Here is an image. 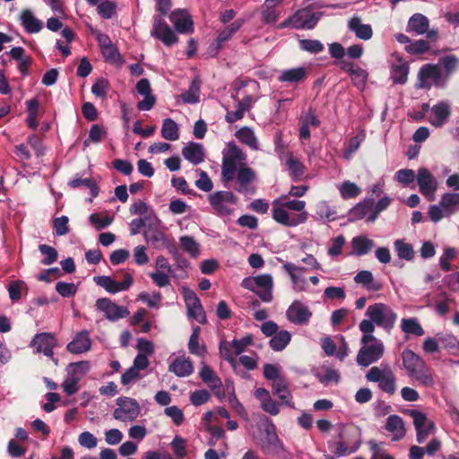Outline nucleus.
<instances>
[{"label":"nucleus","mask_w":459,"mask_h":459,"mask_svg":"<svg viewBox=\"0 0 459 459\" xmlns=\"http://www.w3.org/2000/svg\"><path fill=\"white\" fill-rule=\"evenodd\" d=\"M354 281L370 291H377L382 289V284L375 281L373 273L368 270L359 272L354 277Z\"/></svg>","instance_id":"nucleus-43"},{"label":"nucleus","mask_w":459,"mask_h":459,"mask_svg":"<svg viewBox=\"0 0 459 459\" xmlns=\"http://www.w3.org/2000/svg\"><path fill=\"white\" fill-rule=\"evenodd\" d=\"M105 135L106 132L102 126L97 124L92 125L89 132V137L83 142V147H88L91 143H98L101 142Z\"/></svg>","instance_id":"nucleus-60"},{"label":"nucleus","mask_w":459,"mask_h":459,"mask_svg":"<svg viewBox=\"0 0 459 459\" xmlns=\"http://www.w3.org/2000/svg\"><path fill=\"white\" fill-rule=\"evenodd\" d=\"M30 346L34 348L35 353H43L56 362L54 359V349L57 346V340L54 333L44 332L35 334Z\"/></svg>","instance_id":"nucleus-19"},{"label":"nucleus","mask_w":459,"mask_h":459,"mask_svg":"<svg viewBox=\"0 0 459 459\" xmlns=\"http://www.w3.org/2000/svg\"><path fill=\"white\" fill-rule=\"evenodd\" d=\"M96 308L104 313L107 319L117 321L126 317L130 312L126 307H121L107 298H101L96 301Z\"/></svg>","instance_id":"nucleus-20"},{"label":"nucleus","mask_w":459,"mask_h":459,"mask_svg":"<svg viewBox=\"0 0 459 459\" xmlns=\"http://www.w3.org/2000/svg\"><path fill=\"white\" fill-rule=\"evenodd\" d=\"M409 70V64L401 57L397 58V61L392 65L390 71L394 83L405 84L408 80Z\"/></svg>","instance_id":"nucleus-35"},{"label":"nucleus","mask_w":459,"mask_h":459,"mask_svg":"<svg viewBox=\"0 0 459 459\" xmlns=\"http://www.w3.org/2000/svg\"><path fill=\"white\" fill-rule=\"evenodd\" d=\"M400 327L405 334L422 336L425 333L424 329L416 317L402 318Z\"/></svg>","instance_id":"nucleus-48"},{"label":"nucleus","mask_w":459,"mask_h":459,"mask_svg":"<svg viewBox=\"0 0 459 459\" xmlns=\"http://www.w3.org/2000/svg\"><path fill=\"white\" fill-rule=\"evenodd\" d=\"M222 154L221 178L227 184L235 178L239 168L244 167L247 155L236 143H230Z\"/></svg>","instance_id":"nucleus-4"},{"label":"nucleus","mask_w":459,"mask_h":459,"mask_svg":"<svg viewBox=\"0 0 459 459\" xmlns=\"http://www.w3.org/2000/svg\"><path fill=\"white\" fill-rule=\"evenodd\" d=\"M116 405L113 418L122 422H133L141 413L139 403L131 397L120 396L117 398Z\"/></svg>","instance_id":"nucleus-11"},{"label":"nucleus","mask_w":459,"mask_h":459,"mask_svg":"<svg viewBox=\"0 0 459 459\" xmlns=\"http://www.w3.org/2000/svg\"><path fill=\"white\" fill-rule=\"evenodd\" d=\"M287 319L298 325H306L312 317V312L309 307L299 300H295L286 311Z\"/></svg>","instance_id":"nucleus-22"},{"label":"nucleus","mask_w":459,"mask_h":459,"mask_svg":"<svg viewBox=\"0 0 459 459\" xmlns=\"http://www.w3.org/2000/svg\"><path fill=\"white\" fill-rule=\"evenodd\" d=\"M169 20L175 30L181 34L194 32V22L191 14L186 9H176L169 14Z\"/></svg>","instance_id":"nucleus-23"},{"label":"nucleus","mask_w":459,"mask_h":459,"mask_svg":"<svg viewBox=\"0 0 459 459\" xmlns=\"http://www.w3.org/2000/svg\"><path fill=\"white\" fill-rule=\"evenodd\" d=\"M169 371L178 377H186L193 374L194 365L185 355H180L169 363Z\"/></svg>","instance_id":"nucleus-27"},{"label":"nucleus","mask_w":459,"mask_h":459,"mask_svg":"<svg viewBox=\"0 0 459 459\" xmlns=\"http://www.w3.org/2000/svg\"><path fill=\"white\" fill-rule=\"evenodd\" d=\"M394 247L396 252L397 256L400 259L405 261H412L415 257V251L411 243L405 241L404 239H396L394 242Z\"/></svg>","instance_id":"nucleus-47"},{"label":"nucleus","mask_w":459,"mask_h":459,"mask_svg":"<svg viewBox=\"0 0 459 459\" xmlns=\"http://www.w3.org/2000/svg\"><path fill=\"white\" fill-rule=\"evenodd\" d=\"M368 76V72L359 66L354 68V70L351 71V74L353 85L359 91H363L365 89Z\"/></svg>","instance_id":"nucleus-58"},{"label":"nucleus","mask_w":459,"mask_h":459,"mask_svg":"<svg viewBox=\"0 0 459 459\" xmlns=\"http://www.w3.org/2000/svg\"><path fill=\"white\" fill-rule=\"evenodd\" d=\"M89 370V364L86 361L71 363L68 366V375L65 378L62 387L67 395H73L79 390V382Z\"/></svg>","instance_id":"nucleus-12"},{"label":"nucleus","mask_w":459,"mask_h":459,"mask_svg":"<svg viewBox=\"0 0 459 459\" xmlns=\"http://www.w3.org/2000/svg\"><path fill=\"white\" fill-rule=\"evenodd\" d=\"M94 281L108 292L116 294L128 290L132 286L134 279L130 273H126L124 275V281H117L110 276H96L94 277Z\"/></svg>","instance_id":"nucleus-21"},{"label":"nucleus","mask_w":459,"mask_h":459,"mask_svg":"<svg viewBox=\"0 0 459 459\" xmlns=\"http://www.w3.org/2000/svg\"><path fill=\"white\" fill-rule=\"evenodd\" d=\"M385 429L391 433L394 441L401 440L406 435L404 421L402 417L396 414H392L387 417Z\"/></svg>","instance_id":"nucleus-29"},{"label":"nucleus","mask_w":459,"mask_h":459,"mask_svg":"<svg viewBox=\"0 0 459 459\" xmlns=\"http://www.w3.org/2000/svg\"><path fill=\"white\" fill-rule=\"evenodd\" d=\"M199 376L212 390L215 391L216 395L220 396L223 394L222 382L211 367L204 365Z\"/></svg>","instance_id":"nucleus-31"},{"label":"nucleus","mask_w":459,"mask_h":459,"mask_svg":"<svg viewBox=\"0 0 459 459\" xmlns=\"http://www.w3.org/2000/svg\"><path fill=\"white\" fill-rule=\"evenodd\" d=\"M291 340V334L286 331H278L269 341L270 347L275 351L284 350Z\"/></svg>","instance_id":"nucleus-51"},{"label":"nucleus","mask_w":459,"mask_h":459,"mask_svg":"<svg viewBox=\"0 0 459 459\" xmlns=\"http://www.w3.org/2000/svg\"><path fill=\"white\" fill-rule=\"evenodd\" d=\"M181 249L192 257H197L200 255V245L191 236H182L179 238Z\"/></svg>","instance_id":"nucleus-54"},{"label":"nucleus","mask_w":459,"mask_h":459,"mask_svg":"<svg viewBox=\"0 0 459 459\" xmlns=\"http://www.w3.org/2000/svg\"><path fill=\"white\" fill-rule=\"evenodd\" d=\"M272 217L279 224L294 228L307 221L308 214L306 202L290 199L287 195L276 198L272 203Z\"/></svg>","instance_id":"nucleus-1"},{"label":"nucleus","mask_w":459,"mask_h":459,"mask_svg":"<svg viewBox=\"0 0 459 459\" xmlns=\"http://www.w3.org/2000/svg\"><path fill=\"white\" fill-rule=\"evenodd\" d=\"M137 92L143 96V100L137 103V108L142 111L151 110L155 103L156 97L152 94V88L148 79H141L136 84Z\"/></svg>","instance_id":"nucleus-24"},{"label":"nucleus","mask_w":459,"mask_h":459,"mask_svg":"<svg viewBox=\"0 0 459 459\" xmlns=\"http://www.w3.org/2000/svg\"><path fill=\"white\" fill-rule=\"evenodd\" d=\"M144 239L155 249H164V245L169 240L165 232L157 227H148L143 232Z\"/></svg>","instance_id":"nucleus-33"},{"label":"nucleus","mask_w":459,"mask_h":459,"mask_svg":"<svg viewBox=\"0 0 459 459\" xmlns=\"http://www.w3.org/2000/svg\"><path fill=\"white\" fill-rule=\"evenodd\" d=\"M403 365L409 377L416 379L424 386H433L436 383L433 371L427 367L424 359L411 350L402 353Z\"/></svg>","instance_id":"nucleus-3"},{"label":"nucleus","mask_w":459,"mask_h":459,"mask_svg":"<svg viewBox=\"0 0 459 459\" xmlns=\"http://www.w3.org/2000/svg\"><path fill=\"white\" fill-rule=\"evenodd\" d=\"M365 316L387 333L394 329L398 318L396 312L389 305L382 302L369 305Z\"/></svg>","instance_id":"nucleus-5"},{"label":"nucleus","mask_w":459,"mask_h":459,"mask_svg":"<svg viewBox=\"0 0 459 459\" xmlns=\"http://www.w3.org/2000/svg\"><path fill=\"white\" fill-rule=\"evenodd\" d=\"M109 91V83L107 79L100 78L91 86V92L101 100H106Z\"/></svg>","instance_id":"nucleus-63"},{"label":"nucleus","mask_w":459,"mask_h":459,"mask_svg":"<svg viewBox=\"0 0 459 459\" xmlns=\"http://www.w3.org/2000/svg\"><path fill=\"white\" fill-rule=\"evenodd\" d=\"M451 115V107L446 101H440L430 109L429 122L435 127H441Z\"/></svg>","instance_id":"nucleus-26"},{"label":"nucleus","mask_w":459,"mask_h":459,"mask_svg":"<svg viewBox=\"0 0 459 459\" xmlns=\"http://www.w3.org/2000/svg\"><path fill=\"white\" fill-rule=\"evenodd\" d=\"M180 291L186 303L188 317L196 320L199 324H206V315L196 294L185 286L181 288Z\"/></svg>","instance_id":"nucleus-16"},{"label":"nucleus","mask_w":459,"mask_h":459,"mask_svg":"<svg viewBox=\"0 0 459 459\" xmlns=\"http://www.w3.org/2000/svg\"><path fill=\"white\" fill-rule=\"evenodd\" d=\"M316 215L325 222L333 221L337 218L335 210L326 201H320L316 204Z\"/></svg>","instance_id":"nucleus-53"},{"label":"nucleus","mask_w":459,"mask_h":459,"mask_svg":"<svg viewBox=\"0 0 459 459\" xmlns=\"http://www.w3.org/2000/svg\"><path fill=\"white\" fill-rule=\"evenodd\" d=\"M376 323L373 320L368 318L360 321L359 329L362 332V337L360 339L361 343L370 342L372 340L377 338L373 335L375 331Z\"/></svg>","instance_id":"nucleus-55"},{"label":"nucleus","mask_w":459,"mask_h":459,"mask_svg":"<svg viewBox=\"0 0 459 459\" xmlns=\"http://www.w3.org/2000/svg\"><path fill=\"white\" fill-rule=\"evenodd\" d=\"M182 155L194 165L202 163L205 158L203 144L195 142H189L182 148Z\"/></svg>","instance_id":"nucleus-28"},{"label":"nucleus","mask_w":459,"mask_h":459,"mask_svg":"<svg viewBox=\"0 0 459 459\" xmlns=\"http://www.w3.org/2000/svg\"><path fill=\"white\" fill-rule=\"evenodd\" d=\"M69 186L72 188H77L80 186H86L90 189L92 196H97L99 193V187L95 181L91 178H74L68 183Z\"/></svg>","instance_id":"nucleus-59"},{"label":"nucleus","mask_w":459,"mask_h":459,"mask_svg":"<svg viewBox=\"0 0 459 459\" xmlns=\"http://www.w3.org/2000/svg\"><path fill=\"white\" fill-rule=\"evenodd\" d=\"M273 394L277 395L281 400V403L294 408V403H292V395L288 389L286 381L284 378L278 379V381L273 382L272 385Z\"/></svg>","instance_id":"nucleus-42"},{"label":"nucleus","mask_w":459,"mask_h":459,"mask_svg":"<svg viewBox=\"0 0 459 459\" xmlns=\"http://www.w3.org/2000/svg\"><path fill=\"white\" fill-rule=\"evenodd\" d=\"M369 382L377 383L379 389L388 394L396 391V377L390 366L372 367L366 374Z\"/></svg>","instance_id":"nucleus-9"},{"label":"nucleus","mask_w":459,"mask_h":459,"mask_svg":"<svg viewBox=\"0 0 459 459\" xmlns=\"http://www.w3.org/2000/svg\"><path fill=\"white\" fill-rule=\"evenodd\" d=\"M117 3L110 0H103L97 5L98 14L106 20L111 19L117 12Z\"/></svg>","instance_id":"nucleus-57"},{"label":"nucleus","mask_w":459,"mask_h":459,"mask_svg":"<svg viewBox=\"0 0 459 459\" xmlns=\"http://www.w3.org/2000/svg\"><path fill=\"white\" fill-rule=\"evenodd\" d=\"M362 344L356 358L359 366L368 367L382 358L385 347L381 340L377 338L370 342Z\"/></svg>","instance_id":"nucleus-15"},{"label":"nucleus","mask_w":459,"mask_h":459,"mask_svg":"<svg viewBox=\"0 0 459 459\" xmlns=\"http://www.w3.org/2000/svg\"><path fill=\"white\" fill-rule=\"evenodd\" d=\"M429 27V19L421 13H414L408 21L407 31L423 35Z\"/></svg>","instance_id":"nucleus-40"},{"label":"nucleus","mask_w":459,"mask_h":459,"mask_svg":"<svg viewBox=\"0 0 459 459\" xmlns=\"http://www.w3.org/2000/svg\"><path fill=\"white\" fill-rule=\"evenodd\" d=\"M91 348L90 333L82 330L75 334L74 339L66 345V350L73 354H82L89 351Z\"/></svg>","instance_id":"nucleus-25"},{"label":"nucleus","mask_w":459,"mask_h":459,"mask_svg":"<svg viewBox=\"0 0 459 459\" xmlns=\"http://www.w3.org/2000/svg\"><path fill=\"white\" fill-rule=\"evenodd\" d=\"M241 286L254 292L263 302L270 303L273 299V278L270 273L246 277L242 280Z\"/></svg>","instance_id":"nucleus-6"},{"label":"nucleus","mask_w":459,"mask_h":459,"mask_svg":"<svg viewBox=\"0 0 459 459\" xmlns=\"http://www.w3.org/2000/svg\"><path fill=\"white\" fill-rule=\"evenodd\" d=\"M353 253L358 256L368 254L375 247V242L366 235L354 237L351 241Z\"/></svg>","instance_id":"nucleus-39"},{"label":"nucleus","mask_w":459,"mask_h":459,"mask_svg":"<svg viewBox=\"0 0 459 459\" xmlns=\"http://www.w3.org/2000/svg\"><path fill=\"white\" fill-rule=\"evenodd\" d=\"M420 193L429 202L436 199V192L438 182L434 175L427 168H420L416 178Z\"/></svg>","instance_id":"nucleus-17"},{"label":"nucleus","mask_w":459,"mask_h":459,"mask_svg":"<svg viewBox=\"0 0 459 459\" xmlns=\"http://www.w3.org/2000/svg\"><path fill=\"white\" fill-rule=\"evenodd\" d=\"M429 44L424 39H418L411 41L410 44L405 45L404 50L411 55H421L429 51Z\"/></svg>","instance_id":"nucleus-61"},{"label":"nucleus","mask_w":459,"mask_h":459,"mask_svg":"<svg viewBox=\"0 0 459 459\" xmlns=\"http://www.w3.org/2000/svg\"><path fill=\"white\" fill-rule=\"evenodd\" d=\"M28 117L27 124L30 128L36 129L38 127V112L39 101L36 99L30 100L26 102Z\"/></svg>","instance_id":"nucleus-56"},{"label":"nucleus","mask_w":459,"mask_h":459,"mask_svg":"<svg viewBox=\"0 0 459 459\" xmlns=\"http://www.w3.org/2000/svg\"><path fill=\"white\" fill-rule=\"evenodd\" d=\"M261 450L268 455L279 456L282 459H290V453L276 433V427L269 421L264 429V437L260 443Z\"/></svg>","instance_id":"nucleus-7"},{"label":"nucleus","mask_w":459,"mask_h":459,"mask_svg":"<svg viewBox=\"0 0 459 459\" xmlns=\"http://www.w3.org/2000/svg\"><path fill=\"white\" fill-rule=\"evenodd\" d=\"M39 252L44 255L41 263L45 265H49L57 260V251L53 247L46 244L39 246Z\"/></svg>","instance_id":"nucleus-64"},{"label":"nucleus","mask_w":459,"mask_h":459,"mask_svg":"<svg viewBox=\"0 0 459 459\" xmlns=\"http://www.w3.org/2000/svg\"><path fill=\"white\" fill-rule=\"evenodd\" d=\"M446 82V78L442 74L437 65L426 64L418 72L415 87L417 89H430L434 84L438 88H443Z\"/></svg>","instance_id":"nucleus-10"},{"label":"nucleus","mask_w":459,"mask_h":459,"mask_svg":"<svg viewBox=\"0 0 459 459\" xmlns=\"http://www.w3.org/2000/svg\"><path fill=\"white\" fill-rule=\"evenodd\" d=\"M440 205L446 210V214L451 216L459 211V193H445L439 200Z\"/></svg>","instance_id":"nucleus-45"},{"label":"nucleus","mask_w":459,"mask_h":459,"mask_svg":"<svg viewBox=\"0 0 459 459\" xmlns=\"http://www.w3.org/2000/svg\"><path fill=\"white\" fill-rule=\"evenodd\" d=\"M403 412L412 418L417 442L424 443L428 437L435 431L434 422L428 420L427 415L419 410L407 409Z\"/></svg>","instance_id":"nucleus-14"},{"label":"nucleus","mask_w":459,"mask_h":459,"mask_svg":"<svg viewBox=\"0 0 459 459\" xmlns=\"http://www.w3.org/2000/svg\"><path fill=\"white\" fill-rule=\"evenodd\" d=\"M285 166L293 180H299L305 173V166L299 159L290 154L285 160Z\"/></svg>","instance_id":"nucleus-46"},{"label":"nucleus","mask_w":459,"mask_h":459,"mask_svg":"<svg viewBox=\"0 0 459 459\" xmlns=\"http://www.w3.org/2000/svg\"><path fill=\"white\" fill-rule=\"evenodd\" d=\"M282 269L286 272L291 281L292 289L297 292L307 291L308 284L307 279L300 274L295 273L294 264L286 262L282 264Z\"/></svg>","instance_id":"nucleus-37"},{"label":"nucleus","mask_w":459,"mask_h":459,"mask_svg":"<svg viewBox=\"0 0 459 459\" xmlns=\"http://www.w3.org/2000/svg\"><path fill=\"white\" fill-rule=\"evenodd\" d=\"M151 36L160 40L165 46L170 47L178 41V38L160 15H154L152 18V29Z\"/></svg>","instance_id":"nucleus-18"},{"label":"nucleus","mask_w":459,"mask_h":459,"mask_svg":"<svg viewBox=\"0 0 459 459\" xmlns=\"http://www.w3.org/2000/svg\"><path fill=\"white\" fill-rule=\"evenodd\" d=\"M161 136L168 141H177L179 139L178 125L172 118H165L162 122Z\"/></svg>","instance_id":"nucleus-50"},{"label":"nucleus","mask_w":459,"mask_h":459,"mask_svg":"<svg viewBox=\"0 0 459 459\" xmlns=\"http://www.w3.org/2000/svg\"><path fill=\"white\" fill-rule=\"evenodd\" d=\"M236 138L253 151H259L260 144L254 130L248 126H243L235 133Z\"/></svg>","instance_id":"nucleus-38"},{"label":"nucleus","mask_w":459,"mask_h":459,"mask_svg":"<svg viewBox=\"0 0 459 459\" xmlns=\"http://www.w3.org/2000/svg\"><path fill=\"white\" fill-rule=\"evenodd\" d=\"M200 332L199 326L193 327L187 347L191 354L203 358L207 353V350L204 344L199 342Z\"/></svg>","instance_id":"nucleus-44"},{"label":"nucleus","mask_w":459,"mask_h":459,"mask_svg":"<svg viewBox=\"0 0 459 459\" xmlns=\"http://www.w3.org/2000/svg\"><path fill=\"white\" fill-rule=\"evenodd\" d=\"M19 20L28 33H38L43 28V22L30 9L22 10L19 15Z\"/></svg>","instance_id":"nucleus-32"},{"label":"nucleus","mask_w":459,"mask_h":459,"mask_svg":"<svg viewBox=\"0 0 459 459\" xmlns=\"http://www.w3.org/2000/svg\"><path fill=\"white\" fill-rule=\"evenodd\" d=\"M338 190L341 197L344 200L356 198L361 194L360 187L356 183L351 182L350 180H345L339 185Z\"/></svg>","instance_id":"nucleus-52"},{"label":"nucleus","mask_w":459,"mask_h":459,"mask_svg":"<svg viewBox=\"0 0 459 459\" xmlns=\"http://www.w3.org/2000/svg\"><path fill=\"white\" fill-rule=\"evenodd\" d=\"M337 436L328 441L329 449L338 457L355 453L361 445V430L354 425L338 424Z\"/></svg>","instance_id":"nucleus-2"},{"label":"nucleus","mask_w":459,"mask_h":459,"mask_svg":"<svg viewBox=\"0 0 459 459\" xmlns=\"http://www.w3.org/2000/svg\"><path fill=\"white\" fill-rule=\"evenodd\" d=\"M322 13H315L308 8H303L295 13L288 21L281 24V28L288 24L298 30H311L318 22Z\"/></svg>","instance_id":"nucleus-13"},{"label":"nucleus","mask_w":459,"mask_h":459,"mask_svg":"<svg viewBox=\"0 0 459 459\" xmlns=\"http://www.w3.org/2000/svg\"><path fill=\"white\" fill-rule=\"evenodd\" d=\"M210 205L214 213L220 217H230L238 204V198L230 191H216L208 196Z\"/></svg>","instance_id":"nucleus-8"},{"label":"nucleus","mask_w":459,"mask_h":459,"mask_svg":"<svg viewBox=\"0 0 459 459\" xmlns=\"http://www.w3.org/2000/svg\"><path fill=\"white\" fill-rule=\"evenodd\" d=\"M440 63L446 71L445 78H446V81L448 80L449 76L459 67V58L454 55L442 57L440 59Z\"/></svg>","instance_id":"nucleus-62"},{"label":"nucleus","mask_w":459,"mask_h":459,"mask_svg":"<svg viewBox=\"0 0 459 459\" xmlns=\"http://www.w3.org/2000/svg\"><path fill=\"white\" fill-rule=\"evenodd\" d=\"M201 83L202 82L198 77L192 80L188 90L180 95L183 102L195 104L199 101Z\"/></svg>","instance_id":"nucleus-49"},{"label":"nucleus","mask_w":459,"mask_h":459,"mask_svg":"<svg viewBox=\"0 0 459 459\" xmlns=\"http://www.w3.org/2000/svg\"><path fill=\"white\" fill-rule=\"evenodd\" d=\"M237 179L239 184L238 187V191L239 193H247L248 192V185L252 183L255 178V171L247 166L240 167L238 172H236Z\"/></svg>","instance_id":"nucleus-41"},{"label":"nucleus","mask_w":459,"mask_h":459,"mask_svg":"<svg viewBox=\"0 0 459 459\" xmlns=\"http://www.w3.org/2000/svg\"><path fill=\"white\" fill-rule=\"evenodd\" d=\"M307 75V71L305 67H295L281 71L277 79L280 82L293 84L303 82Z\"/></svg>","instance_id":"nucleus-36"},{"label":"nucleus","mask_w":459,"mask_h":459,"mask_svg":"<svg viewBox=\"0 0 459 459\" xmlns=\"http://www.w3.org/2000/svg\"><path fill=\"white\" fill-rule=\"evenodd\" d=\"M347 26L348 29L359 39L369 40L373 36L371 25L363 23L359 16L351 17L348 21Z\"/></svg>","instance_id":"nucleus-30"},{"label":"nucleus","mask_w":459,"mask_h":459,"mask_svg":"<svg viewBox=\"0 0 459 459\" xmlns=\"http://www.w3.org/2000/svg\"><path fill=\"white\" fill-rule=\"evenodd\" d=\"M374 199L365 198L358 203L349 211V218L351 221H359L368 218L373 212Z\"/></svg>","instance_id":"nucleus-34"}]
</instances>
